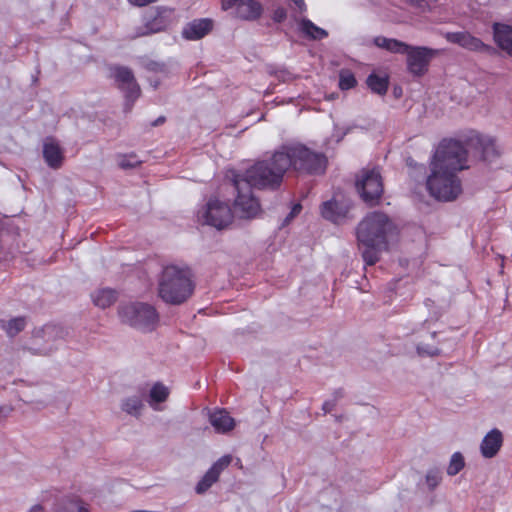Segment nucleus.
Masks as SVG:
<instances>
[{
  "mask_svg": "<svg viewBox=\"0 0 512 512\" xmlns=\"http://www.w3.org/2000/svg\"><path fill=\"white\" fill-rule=\"evenodd\" d=\"M468 151L454 139H443L430 163V174L426 180L429 194L437 200L450 202L462 193V182L458 172L468 169Z\"/></svg>",
  "mask_w": 512,
  "mask_h": 512,
  "instance_id": "nucleus-1",
  "label": "nucleus"
},
{
  "mask_svg": "<svg viewBox=\"0 0 512 512\" xmlns=\"http://www.w3.org/2000/svg\"><path fill=\"white\" fill-rule=\"evenodd\" d=\"M393 229L389 217L382 212L369 213L357 227V240L367 265L379 261V253L388 247V235Z\"/></svg>",
  "mask_w": 512,
  "mask_h": 512,
  "instance_id": "nucleus-2",
  "label": "nucleus"
},
{
  "mask_svg": "<svg viewBox=\"0 0 512 512\" xmlns=\"http://www.w3.org/2000/svg\"><path fill=\"white\" fill-rule=\"evenodd\" d=\"M286 158L277 150L267 160L255 162L243 174L240 179L245 185L256 189L276 190L280 187L285 175Z\"/></svg>",
  "mask_w": 512,
  "mask_h": 512,
  "instance_id": "nucleus-3",
  "label": "nucleus"
},
{
  "mask_svg": "<svg viewBox=\"0 0 512 512\" xmlns=\"http://www.w3.org/2000/svg\"><path fill=\"white\" fill-rule=\"evenodd\" d=\"M194 291L192 275L187 267L167 265L163 268L158 283V295L166 303L180 305Z\"/></svg>",
  "mask_w": 512,
  "mask_h": 512,
  "instance_id": "nucleus-4",
  "label": "nucleus"
},
{
  "mask_svg": "<svg viewBox=\"0 0 512 512\" xmlns=\"http://www.w3.org/2000/svg\"><path fill=\"white\" fill-rule=\"evenodd\" d=\"M374 43L377 47L389 52L406 54L407 70L414 77L424 76L428 72L432 59L439 53L436 49L412 47L402 41L384 36H377Z\"/></svg>",
  "mask_w": 512,
  "mask_h": 512,
  "instance_id": "nucleus-5",
  "label": "nucleus"
},
{
  "mask_svg": "<svg viewBox=\"0 0 512 512\" xmlns=\"http://www.w3.org/2000/svg\"><path fill=\"white\" fill-rule=\"evenodd\" d=\"M279 150L286 158V171L292 168L298 174L305 175H320L326 171L328 159L322 152L313 151L300 143L283 145Z\"/></svg>",
  "mask_w": 512,
  "mask_h": 512,
  "instance_id": "nucleus-6",
  "label": "nucleus"
},
{
  "mask_svg": "<svg viewBox=\"0 0 512 512\" xmlns=\"http://www.w3.org/2000/svg\"><path fill=\"white\" fill-rule=\"evenodd\" d=\"M119 316L123 322L142 331L154 330L159 321L156 309L145 303L123 305L119 309Z\"/></svg>",
  "mask_w": 512,
  "mask_h": 512,
  "instance_id": "nucleus-7",
  "label": "nucleus"
},
{
  "mask_svg": "<svg viewBox=\"0 0 512 512\" xmlns=\"http://www.w3.org/2000/svg\"><path fill=\"white\" fill-rule=\"evenodd\" d=\"M109 76L115 80L117 88L124 93L126 111H131L141 94L132 70L125 66L112 65L109 67Z\"/></svg>",
  "mask_w": 512,
  "mask_h": 512,
  "instance_id": "nucleus-8",
  "label": "nucleus"
},
{
  "mask_svg": "<svg viewBox=\"0 0 512 512\" xmlns=\"http://www.w3.org/2000/svg\"><path fill=\"white\" fill-rule=\"evenodd\" d=\"M356 188L361 198L370 206L376 205L383 194V181L378 168L363 169L357 178Z\"/></svg>",
  "mask_w": 512,
  "mask_h": 512,
  "instance_id": "nucleus-9",
  "label": "nucleus"
},
{
  "mask_svg": "<svg viewBox=\"0 0 512 512\" xmlns=\"http://www.w3.org/2000/svg\"><path fill=\"white\" fill-rule=\"evenodd\" d=\"M204 223L218 230L225 229L233 221V212L230 205L217 198H211L200 214Z\"/></svg>",
  "mask_w": 512,
  "mask_h": 512,
  "instance_id": "nucleus-10",
  "label": "nucleus"
},
{
  "mask_svg": "<svg viewBox=\"0 0 512 512\" xmlns=\"http://www.w3.org/2000/svg\"><path fill=\"white\" fill-rule=\"evenodd\" d=\"M232 182L237 191L235 207L241 213V217H256L260 213L261 207L259 201L252 194L253 187L245 185L244 181L240 179V174H234Z\"/></svg>",
  "mask_w": 512,
  "mask_h": 512,
  "instance_id": "nucleus-11",
  "label": "nucleus"
},
{
  "mask_svg": "<svg viewBox=\"0 0 512 512\" xmlns=\"http://www.w3.org/2000/svg\"><path fill=\"white\" fill-rule=\"evenodd\" d=\"M223 11L232 10V15L244 21H256L263 12L264 8L259 0H221Z\"/></svg>",
  "mask_w": 512,
  "mask_h": 512,
  "instance_id": "nucleus-12",
  "label": "nucleus"
},
{
  "mask_svg": "<svg viewBox=\"0 0 512 512\" xmlns=\"http://www.w3.org/2000/svg\"><path fill=\"white\" fill-rule=\"evenodd\" d=\"M467 147L478 151L485 161H492L500 156L496 140L492 137L472 132L466 139Z\"/></svg>",
  "mask_w": 512,
  "mask_h": 512,
  "instance_id": "nucleus-13",
  "label": "nucleus"
},
{
  "mask_svg": "<svg viewBox=\"0 0 512 512\" xmlns=\"http://www.w3.org/2000/svg\"><path fill=\"white\" fill-rule=\"evenodd\" d=\"M231 461L232 457L230 455H224L219 458L198 482L195 488L196 492L198 494L206 492L215 482L218 481L220 474L230 465Z\"/></svg>",
  "mask_w": 512,
  "mask_h": 512,
  "instance_id": "nucleus-14",
  "label": "nucleus"
},
{
  "mask_svg": "<svg viewBox=\"0 0 512 512\" xmlns=\"http://www.w3.org/2000/svg\"><path fill=\"white\" fill-rule=\"evenodd\" d=\"M446 38L449 42L456 43L471 51H479L487 54L496 53L494 47L485 44L480 39L474 37L473 34H446Z\"/></svg>",
  "mask_w": 512,
  "mask_h": 512,
  "instance_id": "nucleus-15",
  "label": "nucleus"
},
{
  "mask_svg": "<svg viewBox=\"0 0 512 512\" xmlns=\"http://www.w3.org/2000/svg\"><path fill=\"white\" fill-rule=\"evenodd\" d=\"M43 158L52 169H59L64 162V152L58 141L53 137H47L43 143Z\"/></svg>",
  "mask_w": 512,
  "mask_h": 512,
  "instance_id": "nucleus-16",
  "label": "nucleus"
},
{
  "mask_svg": "<svg viewBox=\"0 0 512 512\" xmlns=\"http://www.w3.org/2000/svg\"><path fill=\"white\" fill-rule=\"evenodd\" d=\"M174 20V9L157 8L147 22L148 32H163L170 27Z\"/></svg>",
  "mask_w": 512,
  "mask_h": 512,
  "instance_id": "nucleus-17",
  "label": "nucleus"
},
{
  "mask_svg": "<svg viewBox=\"0 0 512 512\" xmlns=\"http://www.w3.org/2000/svg\"><path fill=\"white\" fill-rule=\"evenodd\" d=\"M503 440V434L499 429L490 430L480 444L482 456L488 459L495 457L503 445Z\"/></svg>",
  "mask_w": 512,
  "mask_h": 512,
  "instance_id": "nucleus-18",
  "label": "nucleus"
},
{
  "mask_svg": "<svg viewBox=\"0 0 512 512\" xmlns=\"http://www.w3.org/2000/svg\"><path fill=\"white\" fill-rule=\"evenodd\" d=\"M349 206L336 201L335 199L326 201L321 206V215L323 218L332 222H337L341 218L346 217Z\"/></svg>",
  "mask_w": 512,
  "mask_h": 512,
  "instance_id": "nucleus-19",
  "label": "nucleus"
},
{
  "mask_svg": "<svg viewBox=\"0 0 512 512\" xmlns=\"http://www.w3.org/2000/svg\"><path fill=\"white\" fill-rule=\"evenodd\" d=\"M209 420L218 433H227L235 427V420L224 409L211 413Z\"/></svg>",
  "mask_w": 512,
  "mask_h": 512,
  "instance_id": "nucleus-20",
  "label": "nucleus"
},
{
  "mask_svg": "<svg viewBox=\"0 0 512 512\" xmlns=\"http://www.w3.org/2000/svg\"><path fill=\"white\" fill-rule=\"evenodd\" d=\"M54 512H90L79 496L70 495L62 498L56 505Z\"/></svg>",
  "mask_w": 512,
  "mask_h": 512,
  "instance_id": "nucleus-21",
  "label": "nucleus"
},
{
  "mask_svg": "<svg viewBox=\"0 0 512 512\" xmlns=\"http://www.w3.org/2000/svg\"><path fill=\"white\" fill-rule=\"evenodd\" d=\"M366 84L373 93L383 96L388 91L389 77L373 72L367 77Z\"/></svg>",
  "mask_w": 512,
  "mask_h": 512,
  "instance_id": "nucleus-22",
  "label": "nucleus"
},
{
  "mask_svg": "<svg viewBox=\"0 0 512 512\" xmlns=\"http://www.w3.org/2000/svg\"><path fill=\"white\" fill-rule=\"evenodd\" d=\"M92 299L96 306L106 308L116 301L117 292L109 288L100 289L92 295Z\"/></svg>",
  "mask_w": 512,
  "mask_h": 512,
  "instance_id": "nucleus-23",
  "label": "nucleus"
},
{
  "mask_svg": "<svg viewBox=\"0 0 512 512\" xmlns=\"http://www.w3.org/2000/svg\"><path fill=\"white\" fill-rule=\"evenodd\" d=\"M0 326L9 336L13 337L25 328L26 321L24 317H16L9 321L1 320Z\"/></svg>",
  "mask_w": 512,
  "mask_h": 512,
  "instance_id": "nucleus-24",
  "label": "nucleus"
},
{
  "mask_svg": "<svg viewBox=\"0 0 512 512\" xmlns=\"http://www.w3.org/2000/svg\"><path fill=\"white\" fill-rule=\"evenodd\" d=\"M213 27V20L209 18L195 19L188 24L187 28H185L183 32H211Z\"/></svg>",
  "mask_w": 512,
  "mask_h": 512,
  "instance_id": "nucleus-25",
  "label": "nucleus"
},
{
  "mask_svg": "<svg viewBox=\"0 0 512 512\" xmlns=\"http://www.w3.org/2000/svg\"><path fill=\"white\" fill-rule=\"evenodd\" d=\"M465 466L464 457L460 452H455L451 459L447 468V474L450 476H455L458 474Z\"/></svg>",
  "mask_w": 512,
  "mask_h": 512,
  "instance_id": "nucleus-26",
  "label": "nucleus"
},
{
  "mask_svg": "<svg viewBox=\"0 0 512 512\" xmlns=\"http://www.w3.org/2000/svg\"><path fill=\"white\" fill-rule=\"evenodd\" d=\"M142 406V401L138 397H131L122 403V410L130 415L137 416Z\"/></svg>",
  "mask_w": 512,
  "mask_h": 512,
  "instance_id": "nucleus-27",
  "label": "nucleus"
},
{
  "mask_svg": "<svg viewBox=\"0 0 512 512\" xmlns=\"http://www.w3.org/2000/svg\"><path fill=\"white\" fill-rule=\"evenodd\" d=\"M169 395L168 389L161 383H156L150 391L151 399L156 403L164 402Z\"/></svg>",
  "mask_w": 512,
  "mask_h": 512,
  "instance_id": "nucleus-28",
  "label": "nucleus"
},
{
  "mask_svg": "<svg viewBox=\"0 0 512 512\" xmlns=\"http://www.w3.org/2000/svg\"><path fill=\"white\" fill-rule=\"evenodd\" d=\"M497 46L508 54L512 53V34H493Z\"/></svg>",
  "mask_w": 512,
  "mask_h": 512,
  "instance_id": "nucleus-29",
  "label": "nucleus"
},
{
  "mask_svg": "<svg viewBox=\"0 0 512 512\" xmlns=\"http://www.w3.org/2000/svg\"><path fill=\"white\" fill-rule=\"evenodd\" d=\"M142 163L135 153L123 154L119 156L118 164L123 169L135 168Z\"/></svg>",
  "mask_w": 512,
  "mask_h": 512,
  "instance_id": "nucleus-30",
  "label": "nucleus"
},
{
  "mask_svg": "<svg viewBox=\"0 0 512 512\" xmlns=\"http://www.w3.org/2000/svg\"><path fill=\"white\" fill-rule=\"evenodd\" d=\"M357 85L354 74L350 71H342L339 77V88L341 90H349Z\"/></svg>",
  "mask_w": 512,
  "mask_h": 512,
  "instance_id": "nucleus-31",
  "label": "nucleus"
},
{
  "mask_svg": "<svg viewBox=\"0 0 512 512\" xmlns=\"http://www.w3.org/2000/svg\"><path fill=\"white\" fill-rule=\"evenodd\" d=\"M441 473L437 469L429 470L426 474V483L430 490H434L441 482Z\"/></svg>",
  "mask_w": 512,
  "mask_h": 512,
  "instance_id": "nucleus-32",
  "label": "nucleus"
},
{
  "mask_svg": "<svg viewBox=\"0 0 512 512\" xmlns=\"http://www.w3.org/2000/svg\"><path fill=\"white\" fill-rule=\"evenodd\" d=\"M297 21L299 25V32H326V30L318 27L309 19L302 18Z\"/></svg>",
  "mask_w": 512,
  "mask_h": 512,
  "instance_id": "nucleus-33",
  "label": "nucleus"
},
{
  "mask_svg": "<svg viewBox=\"0 0 512 512\" xmlns=\"http://www.w3.org/2000/svg\"><path fill=\"white\" fill-rule=\"evenodd\" d=\"M272 20L276 23L283 22L287 17V11L284 7H277L272 13Z\"/></svg>",
  "mask_w": 512,
  "mask_h": 512,
  "instance_id": "nucleus-34",
  "label": "nucleus"
},
{
  "mask_svg": "<svg viewBox=\"0 0 512 512\" xmlns=\"http://www.w3.org/2000/svg\"><path fill=\"white\" fill-rule=\"evenodd\" d=\"M294 4V9L297 14L300 16L304 15L307 12V5L305 0H290Z\"/></svg>",
  "mask_w": 512,
  "mask_h": 512,
  "instance_id": "nucleus-35",
  "label": "nucleus"
},
{
  "mask_svg": "<svg viewBox=\"0 0 512 512\" xmlns=\"http://www.w3.org/2000/svg\"><path fill=\"white\" fill-rule=\"evenodd\" d=\"M493 32H512V27L509 25H502L500 23L493 24Z\"/></svg>",
  "mask_w": 512,
  "mask_h": 512,
  "instance_id": "nucleus-36",
  "label": "nucleus"
},
{
  "mask_svg": "<svg viewBox=\"0 0 512 512\" xmlns=\"http://www.w3.org/2000/svg\"><path fill=\"white\" fill-rule=\"evenodd\" d=\"M301 209H302L301 204H299V203L295 204V205L292 207V210H291V212L289 213V215H288V217H287V220L292 219V218H294L296 215H298V214L300 213Z\"/></svg>",
  "mask_w": 512,
  "mask_h": 512,
  "instance_id": "nucleus-37",
  "label": "nucleus"
},
{
  "mask_svg": "<svg viewBox=\"0 0 512 512\" xmlns=\"http://www.w3.org/2000/svg\"><path fill=\"white\" fill-rule=\"evenodd\" d=\"M130 4L136 6H145L150 3H153L155 0H127Z\"/></svg>",
  "mask_w": 512,
  "mask_h": 512,
  "instance_id": "nucleus-38",
  "label": "nucleus"
},
{
  "mask_svg": "<svg viewBox=\"0 0 512 512\" xmlns=\"http://www.w3.org/2000/svg\"><path fill=\"white\" fill-rule=\"evenodd\" d=\"M206 34H183L184 38L186 40H200L203 38Z\"/></svg>",
  "mask_w": 512,
  "mask_h": 512,
  "instance_id": "nucleus-39",
  "label": "nucleus"
},
{
  "mask_svg": "<svg viewBox=\"0 0 512 512\" xmlns=\"http://www.w3.org/2000/svg\"><path fill=\"white\" fill-rule=\"evenodd\" d=\"M11 411H12V408L6 407V406H1L0 407V419L7 417Z\"/></svg>",
  "mask_w": 512,
  "mask_h": 512,
  "instance_id": "nucleus-40",
  "label": "nucleus"
},
{
  "mask_svg": "<svg viewBox=\"0 0 512 512\" xmlns=\"http://www.w3.org/2000/svg\"><path fill=\"white\" fill-rule=\"evenodd\" d=\"M309 40H320L323 37L327 36L328 34H305Z\"/></svg>",
  "mask_w": 512,
  "mask_h": 512,
  "instance_id": "nucleus-41",
  "label": "nucleus"
},
{
  "mask_svg": "<svg viewBox=\"0 0 512 512\" xmlns=\"http://www.w3.org/2000/svg\"><path fill=\"white\" fill-rule=\"evenodd\" d=\"M165 121H166V118L164 116H159L155 121H153L151 123V126L155 127V126L162 125L165 123Z\"/></svg>",
  "mask_w": 512,
  "mask_h": 512,
  "instance_id": "nucleus-42",
  "label": "nucleus"
},
{
  "mask_svg": "<svg viewBox=\"0 0 512 512\" xmlns=\"http://www.w3.org/2000/svg\"><path fill=\"white\" fill-rule=\"evenodd\" d=\"M44 511V508L37 504V505H34L28 512H43Z\"/></svg>",
  "mask_w": 512,
  "mask_h": 512,
  "instance_id": "nucleus-43",
  "label": "nucleus"
},
{
  "mask_svg": "<svg viewBox=\"0 0 512 512\" xmlns=\"http://www.w3.org/2000/svg\"><path fill=\"white\" fill-rule=\"evenodd\" d=\"M333 408V404L331 402H328L326 401L324 404H323V409L325 412H330Z\"/></svg>",
  "mask_w": 512,
  "mask_h": 512,
  "instance_id": "nucleus-44",
  "label": "nucleus"
},
{
  "mask_svg": "<svg viewBox=\"0 0 512 512\" xmlns=\"http://www.w3.org/2000/svg\"><path fill=\"white\" fill-rule=\"evenodd\" d=\"M156 66H158L156 63H151L149 65V68L152 69V70H157Z\"/></svg>",
  "mask_w": 512,
  "mask_h": 512,
  "instance_id": "nucleus-45",
  "label": "nucleus"
},
{
  "mask_svg": "<svg viewBox=\"0 0 512 512\" xmlns=\"http://www.w3.org/2000/svg\"><path fill=\"white\" fill-rule=\"evenodd\" d=\"M399 92H402V89H399V91H397V89H396V88L394 89V93H395V94H399Z\"/></svg>",
  "mask_w": 512,
  "mask_h": 512,
  "instance_id": "nucleus-46",
  "label": "nucleus"
},
{
  "mask_svg": "<svg viewBox=\"0 0 512 512\" xmlns=\"http://www.w3.org/2000/svg\"><path fill=\"white\" fill-rule=\"evenodd\" d=\"M399 92H402V89H399V91H397V89H396V88L394 89V93H395V94H399Z\"/></svg>",
  "mask_w": 512,
  "mask_h": 512,
  "instance_id": "nucleus-47",
  "label": "nucleus"
},
{
  "mask_svg": "<svg viewBox=\"0 0 512 512\" xmlns=\"http://www.w3.org/2000/svg\"><path fill=\"white\" fill-rule=\"evenodd\" d=\"M399 92H402V89H399V91H397V89H396V88L394 89V93H395V94H399Z\"/></svg>",
  "mask_w": 512,
  "mask_h": 512,
  "instance_id": "nucleus-48",
  "label": "nucleus"
}]
</instances>
